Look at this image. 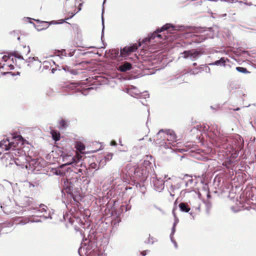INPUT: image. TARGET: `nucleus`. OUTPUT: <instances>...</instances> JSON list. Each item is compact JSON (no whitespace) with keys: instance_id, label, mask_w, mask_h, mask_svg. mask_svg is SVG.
<instances>
[{"instance_id":"obj_51","label":"nucleus","mask_w":256,"mask_h":256,"mask_svg":"<svg viewBox=\"0 0 256 256\" xmlns=\"http://www.w3.org/2000/svg\"><path fill=\"white\" fill-rule=\"evenodd\" d=\"M240 110V108H236V109H234V111H238V110Z\"/></svg>"},{"instance_id":"obj_39","label":"nucleus","mask_w":256,"mask_h":256,"mask_svg":"<svg viewBox=\"0 0 256 256\" xmlns=\"http://www.w3.org/2000/svg\"><path fill=\"white\" fill-rule=\"evenodd\" d=\"M110 145L112 146H116V141L112 140L110 142Z\"/></svg>"},{"instance_id":"obj_24","label":"nucleus","mask_w":256,"mask_h":256,"mask_svg":"<svg viewBox=\"0 0 256 256\" xmlns=\"http://www.w3.org/2000/svg\"><path fill=\"white\" fill-rule=\"evenodd\" d=\"M12 56H14L16 58H17L18 59H20V60H24L22 56L20 55V54H19L18 52H14L13 54H12Z\"/></svg>"},{"instance_id":"obj_29","label":"nucleus","mask_w":256,"mask_h":256,"mask_svg":"<svg viewBox=\"0 0 256 256\" xmlns=\"http://www.w3.org/2000/svg\"><path fill=\"white\" fill-rule=\"evenodd\" d=\"M176 232V226H172V232L170 234V238H172V237H173V236Z\"/></svg>"},{"instance_id":"obj_28","label":"nucleus","mask_w":256,"mask_h":256,"mask_svg":"<svg viewBox=\"0 0 256 256\" xmlns=\"http://www.w3.org/2000/svg\"><path fill=\"white\" fill-rule=\"evenodd\" d=\"M140 97L143 98H146L149 97V94L147 92H145L142 93V95H141Z\"/></svg>"},{"instance_id":"obj_17","label":"nucleus","mask_w":256,"mask_h":256,"mask_svg":"<svg viewBox=\"0 0 256 256\" xmlns=\"http://www.w3.org/2000/svg\"><path fill=\"white\" fill-rule=\"evenodd\" d=\"M42 23L44 24H46V28L38 29V31H41V30H44L47 28L50 24H62V22H58L55 21V20H52L50 22H42Z\"/></svg>"},{"instance_id":"obj_54","label":"nucleus","mask_w":256,"mask_h":256,"mask_svg":"<svg viewBox=\"0 0 256 256\" xmlns=\"http://www.w3.org/2000/svg\"><path fill=\"white\" fill-rule=\"evenodd\" d=\"M42 24H42V26H44V28H46V24H44L42 22Z\"/></svg>"},{"instance_id":"obj_59","label":"nucleus","mask_w":256,"mask_h":256,"mask_svg":"<svg viewBox=\"0 0 256 256\" xmlns=\"http://www.w3.org/2000/svg\"><path fill=\"white\" fill-rule=\"evenodd\" d=\"M78 172H82V170L80 169V170H78Z\"/></svg>"},{"instance_id":"obj_10","label":"nucleus","mask_w":256,"mask_h":256,"mask_svg":"<svg viewBox=\"0 0 256 256\" xmlns=\"http://www.w3.org/2000/svg\"><path fill=\"white\" fill-rule=\"evenodd\" d=\"M12 144H14V143L10 142L8 138H4L0 142V149L8 150L12 148Z\"/></svg>"},{"instance_id":"obj_25","label":"nucleus","mask_w":256,"mask_h":256,"mask_svg":"<svg viewBox=\"0 0 256 256\" xmlns=\"http://www.w3.org/2000/svg\"><path fill=\"white\" fill-rule=\"evenodd\" d=\"M2 74L3 75H6V74H10L12 76H15L20 74V72H17L16 74H15L14 73H13L12 72H2Z\"/></svg>"},{"instance_id":"obj_26","label":"nucleus","mask_w":256,"mask_h":256,"mask_svg":"<svg viewBox=\"0 0 256 256\" xmlns=\"http://www.w3.org/2000/svg\"><path fill=\"white\" fill-rule=\"evenodd\" d=\"M103 12H104V10H102V38H101L102 39V38L104 36V17H103Z\"/></svg>"},{"instance_id":"obj_56","label":"nucleus","mask_w":256,"mask_h":256,"mask_svg":"<svg viewBox=\"0 0 256 256\" xmlns=\"http://www.w3.org/2000/svg\"><path fill=\"white\" fill-rule=\"evenodd\" d=\"M18 138L19 139H20V138H22V137L20 136H18Z\"/></svg>"},{"instance_id":"obj_57","label":"nucleus","mask_w":256,"mask_h":256,"mask_svg":"<svg viewBox=\"0 0 256 256\" xmlns=\"http://www.w3.org/2000/svg\"><path fill=\"white\" fill-rule=\"evenodd\" d=\"M158 209L160 211L162 212V209H161V208H158Z\"/></svg>"},{"instance_id":"obj_43","label":"nucleus","mask_w":256,"mask_h":256,"mask_svg":"<svg viewBox=\"0 0 256 256\" xmlns=\"http://www.w3.org/2000/svg\"><path fill=\"white\" fill-rule=\"evenodd\" d=\"M142 256H145L146 254V251H143L141 252Z\"/></svg>"},{"instance_id":"obj_63","label":"nucleus","mask_w":256,"mask_h":256,"mask_svg":"<svg viewBox=\"0 0 256 256\" xmlns=\"http://www.w3.org/2000/svg\"><path fill=\"white\" fill-rule=\"evenodd\" d=\"M144 140V138H142V139H140V140Z\"/></svg>"},{"instance_id":"obj_35","label":"nucleus","mask_w":256,"mask_h":256,"mask_svg":"<svg viewBox=\"0 0 256 256\" xmlns=\"http://www.w3.org/2000/svg\"><path fill=\"white\" fill-rule=\"evenodd\" d=\"M26 202H28V204L30 205V203L32 202V199L30 198H26Z\"/></svg>"},{"instance_id":"obj_42","label":"nucleus","mask_w":256,"mask_h":256,"mask_svg":"<svg viewBox=\"0 0 256 256\" xmlns=\"http://www.w3.org/2000/svg\"><path fill=\"white\" fill-rule=\"evenodd\" d=\"M189 214L193 218H194L195 214H194V212L190 211L189 212Z\"/></svg>"},{"instance_id":"obj_16","label":"nucleus","mask_w":256,"mask_h":256,"mask_svg":"<svg viewBox=\"0 0 256 256\" xmlns=\"http://www.w3.org/2000/svg\"><path fill=\"white\" fill-rule=\"evenodd\" d=\"M140 94V90L135 86H132L130 88V96L135 98Z\"/></svg>"},{"instance_id":"obj_55","label":"nucleus","mask_w":256,"mask_h":256,"mask_svg":"<svg viewBox=\"0 0 256 256\" xmlns=\"http://www.w3.org/2000/svg\"><path fill=\"white\" fill-rule=\"evenodd\" d=\"M196 64H196V62H194V63L193 64V66H196Z\"/></svg>"},{"instance_id":"obj_47","label":"nucleus","mask_w":256,"mask_h":256,"mask_svg":"<svg viewBox=\"0 0 256 256\" xmlns=\"http://www.w3.org/2000/svg\"><path fill=\"white\" fill-rule=\"evenodd\" d=\"M35 222H42V220H40L38 219V220H35Z\"/></svg>"},{"instance_id":"obj_21","label":"nucleus","mask_w":256,"mask_h":256,"mask_svg":"<svg viewBox=\"0 0 256 256\" xmlns=\"http://www.w3.org/2000/svg\"><path fill=\"white\" fill-rule=\"evenodd\" d=\"M236 70L241 73L243 74H248L250 72L246 70V68H243V67H240L238 66L236 68Z\"/></svg>"},{"instance_id":"obj_37","label":"nucleus","mask_w":256,"mask_h":256,"mask_svg":"<svg viewBox=\"0 0 256 256\" xmlns=\"http://www.w3.org/2000/svg\"><path fill=\"white\" fill-rule=\"evenodd\" d=\"M4 190V186L2 184H0V192H2Z\"/></svg>"},{"instance_id":"obj_64","label":"nucleus","mask_w":256,"mask_h":256,"mask_svg":"<svg viewBox=\"0 0 256 256\" xmlns=\"http://www.w3.org/2000/svg\"><path fill=\"white\" fill-rule=\"evenodd\" d=\"M105 2H106V0H104V2H103V4H104Z\"/></svg>"},{"instance_id":"obj_3","label":"nucleus","mask_w":256,"mask_h":256,"mask_svg":"<svg viewBox=\"0 0 256 256\" xmlns=\"http://www.w3.org/2000/svg\"><path fill=\"white\" fill-rule=\"evenodd\" d=\"M32 209L34 210V213L36 214L32 216L44 218V219L52 218V217L50 214H48V215L45 214L47 213L48 208L47 206L44 204H40L38 207L36 206Z\"/></svg>"},{"instance_id":"obj_50","label":"nucleus","mask_w":256,"mask_h":256,"mask_svg":"<svg viewBox=\"0 0 256 256\" xmlns=\"http://www.w3.org/2000/svg\"><path fill=\"white\" fill-rule=\"evenodd\" d=\"M12 148V152H16H16H17V153H18V152H17V150H14V148Z\"/></svg>"},{"instance_id":"obj_33","label":"nucleus","mask_w":256,"mask_h":256,"mask_svg":"<svg viewBox=\"0 0 256 256\" xmlns=\"http://www.w3.org/2000/svg\"><path fill=\"white\" fill-rule=\"evenodd\" d=\"M170 240H171V242L174 244L175 248H178V245H177L176 242L174 240L173 237H172V238H170Z\"/></svg>"},{"instance_id":"obj_9","label":"nucleus","mask_w":256,"mask_h":256,"mask_svg":"<svg viewBox=\"0 0 256 256\" xmlns=\"http://www.w3.org/2000/svg\"><path fill=\"white\" fill-rule=\"evenodd\" d=\"M198 30H197L196 32L204 34H202L200 36H198V39L196 40H198V42H202L206 40L208 38V32H210L211 30V28H208L206 30H203L202 28H197Z\"/></svg>"},{"instance_id":"obj_61","label":"nucleus","mask_w":256,"mask_h":256,"mask_svg":"<svg viewBox=\"0 0 256 256\" xmlns=\"http://www.w3.org/2000/svg\"><path fill=\"white\" fill-rule=\"evenodd\" d=\"M72 196V197L73 199H74V200H75V199L74 198V196Z\"/></svg>"},{"instance_id":"obj_22","label":"nucleus","mask_w":256,"mask_h":256,"mask_svg":"<svg viewBox=\"0 0 256 256\" xmlns=\"http://www.w3.org/2000/svg\"><path fill=\"white\" fill-rule=\"evenodd\" d=\"M86 246H82H82L79 248L78 249V254L80 255V256H82L81 253L82 252H84L85 254L87 253L86 252Z\"/></svg>"},{"instance_id":"obj_14","label":"nucleus","mask_w":256,"mask_h":256,"mask_svg":"<svg viewBox=\"0 0 256 256\" xmlns=\"http://www.w3.org/2000/svg\"><path fill=\"white\" fill-rule=\"evenodd\" d=\"M180 211L182 212H189L190 210V207L185 202H180L178 204Z\"/></svg>"},{"instance_id":"obj_19","label":"nucleus","mask_w":256,"mask_h":256,"mask_svg":"<svg viewBox=\"0 0 256 256\" xmlns=\"http://www.w3.org/2000/svg\"><path fill=\"white\" fill-rule=\"evenodd\" d=\"M76 148L78 150L82 153V151L85 150V146L82 144L78 143L76 144Z\"/></svg>"},{"instance_id":"obj_62","label":"nucleus","mask_w":256,"mask_h":256,"mask_svg":"<svg viewBox=\"0 0 256 256\" xmlns=\"http://www.w3.org/2000/svg\"><path fill=\"white\" fill-rule=\"evenodd\" d=\"M149 140L151 142V141L152 140V138H150L149 139Z\"/></svg>"},{"instance_id":"obj_31","label":"nucleus","mask_w":256,"mask_h":256,"mask_svg":"<svg viewBox=\"0 0 256 256\" xmlns=\"http://www.w3.org/2000/svg\"><path fill=\"white\" fill-rule=\"evenodd\" d=\"M179 222V220H178V217H176V218H174V224H173V226H176V224H178V222Z\"/></svg>"},{"instance_id":"obj_46","label":"nucleus","mask_w":256,"mask_h":256,"mask_svg":"<svg viewBox=\"0 0 256 256\" xmlns=\"http://www.w3.org/2000/svg\"><path fill=\"white\" fill-rule=\"evenodd\" d=\"M24 48H26V46H24ZM26 48H27V50H28V53H30V47H29V46H28V47Z\"/></svg>"},{"instance_id":"obj_12","label":"nucleus","mask_w":256,"mask_h":256,"mask_svg":"<svg viewBox=\"0 0 256 256\" xmlns=\"http://www.w3.org/2000/svg\"><path fill=\"white\" fill-rule=\"evenodd\" d=\"M193 179L192 176L188 174H186L184 178V180L182 181V184H184L186 187L192 186L193 184Z\"/></svg>"},{"instance_id":"obj_27","label":"nucleus","mask_w":256,"mask_h":256,"mask_svg":"<svg viewBox=\"0 0 256 256\" xmlns=\"http://www.w3.org/2000/svg\"><path fill=\"white\" fill-rule=\"evenodd\" d=\"M2 60L5 62H7L9 60H10V58L9 56H4L2 57Z\"/></svg>"},{"instance_id":"obj_7","label":"nucleus","mask_w":256,"mask_h":256,"mask_svg":"<svg viewBox=\"0 0 256 256\" xmlns=\"http://www.w3.org/2000/svg\"><path fill=\"white\" fill-rule=\"evenodd\" d=\"M138 48L136 44H134L132 46H125L122 48L120 49V57H126L130 53L136 52Z\"/></svg>"},{"instance_id":"obj_23","label":"nucleus","mask_w":256,"mask_h":256,"mask_svg":"<svg viewBox=\"0 0 256 256\" xmlns=\"http://www.w3.org/2000/svg\"><path fill=\"white\" fill-rule=\"evenodd\" d=\"M60 129H64L66 128V122L64 120H62L60 122Z\"/></svg>"},{"instance_id":"obj_34","label":"nucleus","mask_w":256,"mask_h":256,"mask_svg":"<svg viewBox=\"0 0 256 256\" xmlns=\"http://www.w3.org/2000/svg\"><path fill=\"white\" fill-rule=\"evenodd\" d=\"M74 15V14H72L70 18H65L64 20H60V22H62V24L64 22H65L66 20H69L70 18H72Z\"/></svg>"},{"instance_id":"obj_45","label":"nucleus","mask_w":256,"mask_h":256,"mask_svg":"<svg viewBox=\"0 0 256 256\" xmlns=\"http://www.w3.org/2000/svg\"><path fill=\"white\" fill-rule=\"evenodd\" d=\"M32 162H33L32 164H36L37 162V160H32Z\"/></svg>"},{"instance_id":"obj_44","label":"nucleus","mask_w":256,"mask_h":256,"mask_svg":"<svg viewBox=\"0 0 256 256\" xmlns=\"http://www.w3.org/2000/svg\"><path fill=\"white\" fill-rule=\"evenodd\" d=\"M29 187H34V184H31L30 182H28Z\"/></svg>"},{"instance_id":"obj_41","label":"nucleus","mask_w":256,"mask_h":256,"mask_svg":"<svg viewBox=\"0 0 256 256\" xmlns=\"http://www.w3.org/2000/svg\"><path fill=\"white\" fill-rule=\"evenodd\" d=\"M67 54L68 56L72 57L74 55V52H69Z\"/></svg>"},{"instance_id":"obj_13","label":"nucleus","mask_w":256,"mask_h":256,"mask_svg":"<svg viewBox=\"0 0 256 256\" xmlns=\"http://www.w3.org/2000/svg\"><path fill=\"white\" fill-rule=\"evenodd\" d=\"M160 28H157L153 33L150 34L147 38L142 40V42H144L146 41L150 42L151 40L154 39L156 37V34L162 32V31H160Z\"/></svg>"},{"instance_id":"obj_20","label":"nucleus","mask_w":256,"mask_h":256,"mask_svg":"<svg viewBox=\"0 0 256 256\" xmlns=\"http://www.w3.org/2000/svg\"><path fill=\"white\" fill-rule=\"evenodd\" d=\"M155 242L154 238L150 236V234H148V238L147 240L145 242V243L148 244H153Z\"/></svg>"},{"instance_id":"obj_30","label":"nucleus","mask_w":256,"mask_h":256,"mask_svg":"<svg viewBox=\"0 0 256 256\" xmlns=\"http://www.w3.org/2000/svg\"><path fill=\"white\" fill-rule=\"evenodd\" d=\"M34 60H36V58L34 57H32V58L29 57L28 59L26 60V62H32Z\"/></svg>"},{"instance_id":"obj_48","label":"nucleus","mask_w":256,"mask_h":256,"mask_svg":"<svg viewBox=\"0 0 256 256\" xmlns=\"http://www.w3.org/2000/svg\"><path fill=\"white\" fill-rule=\"evenodd\" d=\"M74 162H69V163H67L66 164H65L66 165H70V164H73Z\"/></svg>"},{"instance_id":"obj_8","label":"nucleus","mask_w":256,"mask_h":256,"mask_svg":"<svg viewBox=\"0 0 256 256\" xmlns=\"http://www.w3.org/2000/svg\"><path fill=\"white\" fill-rule=\"evenodd\" d=\"M16 152H10V154H6L2 158V160L5 162L6 166L12 165L15 162V158L13 157V154H16Z\"/></svg>"},{"instance_id":"obj_58","label":"nucleus","mask_w":256,"mask_h":256,"mask_svg":"<svg viewBox=\"0 0 256 256\" xmlns=\"http://www.w3.org/2000/svg\"><path fill=\"white\" fill-rule=\"evenodd\" d=\"M4 182H8L10 183V184H11V183H10V182H8V181H7L6 180H4Z\"/></svg>"},{"instance_id":"obj_18","label":"nucleus","mask_w":256,"mask_h":256,"mask_svg":"<svg viewBox=\"0 0 256 256\" xmlns=\"http://www.w3.org/2000/svg\"><path fill=\"white\" fill-rule=\"evenodd\" d=\"M51 134L52 135V138L55 141H58V140H60V133L57 132H54V131H52L51 132Z\"/></svg>"},{"instance_id":"obj_5","label":"nucleus","mask_w":256,"mask_h":256,"mask_svg":"<svg viewBox=\"0 0 256 256\" xmlns=\"http://www.w3.org/2000/svg\"><path fill=\"white\" fill-rule=\"evenodd\" d=\"M150 184L153 186L154 190L158 192H160L164 187V182L161 178H158L154 176L151 178Z\"/></svg>"},{"instance_id":"obj_15","label":"nucleus","mask_w":256,"mask_h":256,"mask_svg":"<svg viewBox=\"0 0 256 256\" xmlns=\"http://www.w3.org/2000/svg\"><path fill=\"white\" fill-rule=\"evenodd\" d=\"M227 60L224 58H221L220 60L215 61L214 62L209 64L210 66H225V64Z\"/></svg>"},{"instance_id":"obj_53","label":"nucleus","mask_w":256,"mask_h":256,"mask_svg":"<svg viewBox=\"0 0 256 256\" xmlns=\"http://www.w3.org/2000/svg\"><path fill=\"white\" fill-rule=\"evenodd\" d=\"M68 192L69 194H72V192H70V189L68 190Z\"/></svg>"},{"instance_id":"obj_1","label":"nucleus","mask_w":256,"mask_h":256,"mask_svg":"<svg viewBox=\"0 0 256 256\" xmlns=\"http://www.w3.org/2000/svg\"><path fill=\"white\" fill-rule=\"evenodd\" d=\"M172 28V30L178 31H184L186 30H190L194 32H197L198 28L197 27H193L191 26H174V24L170 23L166 24L160 28V31H164Z\"/></svg>"},{"instance_id":"obj_36","label":"nucleus","mask_w":256,"mask_h":256,"mask_svg":"<svg viewBox=\"0 0 256 256\" xmlns=\"http://www.w3.org/2000/svg\"><path fill=\"white\" fill-rule=\"evenodd\" d=\"M114 54H116V56L120 57V52H119V51H118V50H114Z\"/></svg>"},{"instance_id":"obj_11","label":"nucleus","mask_w":256,"mask_h":256,"mask_svg":"<svg viewBox=\"0 0 256 256\" xmlns=\"http://www.w3.org/2000/svg\"><path fill=\"white\" fill-rule=\"evenodd\" d=\"M132 68V64L128 62H124L123 64L120 65L118 68V70L121 72H126L128 70H131Z\"/></svg>"},{"instance_id":"obj_38","label":"nucleus","mask_w":256,"mask_h":256,"mask_svg":"<svg viewBox=\"0 0 256 256\" xmlns=\"http://www.w3.org/2000/svg\"><path fill=\"white\" fill-rule=\"evenodd\" d=\"M124 92L130 95V88H126Z\"/></svg>"},{"instance_id":"obj_32","label":"nucleus","mask_w":256,"mask_h":256,"mask_svg":"<svg viewBox=\"0 0 256 256\" xmlns=\"http://www.w3.org/2000/svg\"><path fill=\"white\" fill-rule=\"evenodd\" d=\"M54 174L56 176H60L62 174L61 171L59 170H55Z\"/></svg>"},{"instance_id":"obj_4","label":"nucleus","mask_w":256,"mask_h":256,"mask_svg":"<svg viewBox=\"0 0 256 256\" xmlns=\"http://www.w3.org/2000/svg\"><path fill=\"white\" fill-rule=\"evenodd\" d=\"M180 54L183 58L186 59L190 58L192 61L197 60L200 56V52L196 50H185Z\"/></svg>"},{"instance_id":"obj_49","label":"nucleus","mask_w":256,"mask_h":256,"mask_svg":"<svg viewBox=\"0 0 256 256\" xmlns=\"http://www.w3.org/2000/svg\"><path fill=\"white\" fill-rule=\"evenodd\" d=\"M156 37L160 38L162 37V35L158 34H156Z\"/></svg>"},{"instance_id":"obj_60","label":"nucleus","mask_w":256,"mask_h":256,"mask_svg":"<svg viewBox=\"0 0 256 256\" xmlns=\"http://www.w3.org/2000/svg\"><path fill=\"white\" fill-rule=\"evenodd\" d=\"M137 185H139L140 186V184L139 183H137L136 184V186H137Z\"/></svg>"},{"instance_id":"obj_52","label":"nucleus","mask_w":256,"mask_h":256,"mask_svg":"<svg viewBox=\"0 0 256 256\" xmlns=\"http://www.w3.org/2000/svg\"><path fill=\"white\" fill-rule=\"evenodd\" d=\"M30 222H32V223L36 222H35V220H30Z\"/></svg>"},{"instance_id":"obj_40","label":"nucleus","mask_w":256,"mask_h":256,"mask_svg":"<svg viewBox=\"0 0 256 256\" xmlns=\"http://www.w3.org/2000/svg\"><path fill=\"white\" fill-rule=\"evenodd\" d=\"M174 210H175V208H174L173 210H172V215L174 217V218H176V217H177L176 216V214L174 212Z\"/></svg>"},{"instance_id":"obj_2","label":"nucleus","mask_w":256,"mask_h":256,"mask_svg":"<svg viewBox=\"0 0 256 256\" xmlns=\"http://www.w3.org/2000/svg\"><path fill=\"white\" fill-rule=\"evenodd\" d=\"M162 134H163V137L164 138H166V136H170V138H168L167 139L168 140H176V136L174 132L170 130H162L161 129L159 130L158 133L156 135V141H157L156 143L161 144L162 141L164 140V139H162V140H159V137L160 136V138H162V136H161Z\"/></svg>"},{"instance_id":"obj_6","label":"nucleus","mask_w":256,"mask_h":256,"mask_svg":"<svg viewBox=\"0 0 256 256\" xmlns=\"http://www.w3.org/2000/svg\"><path fill=\"white\" fill-rule=\"evenodd\" d=\"M14 164L20 169H28V162L25 155H21L15 158Z\"/></svg>"}]
</instances>
